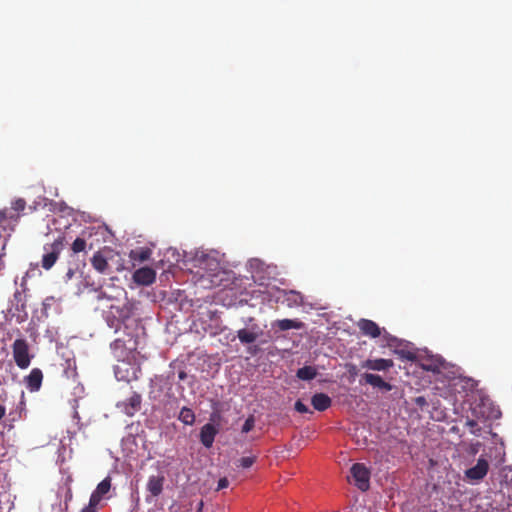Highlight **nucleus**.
Instances as JSON below:
<instances>
[{
	"instance_id": "nucleus-5",
	"label": "nucleus",
	"mask_w": 512,
	"mask_h": 512,
	"mask_svg": "<svg viewBox=\"0 0 512 512\" xmlns=\"http://www.w3.org/2000/svg\"><path fill=\"white\" fill-rule=\"evenodd\" d=\"M110 347L114 357L117 360H123L133 357V353L137 349V344L136 340L129 335V339L127 341L121 338L115 339L111 343Z\"/></svg>"
},
{
	"instance_id": "nucleus-14",
	"label": "nucleus",
	"mask_w": 512,
	"mask_h": 512,
	"mask_svg": "<svg viewBox=\"0 0 512 512\" xmlns=\"http://www.w3.org/2000/svg\"><path fill=\"white\" fill-rule=\"evenodd\" d=\"M43 380V373L41 369L39 368H33L29 375H27L24 378V383L26 385V388L31 391L35 392L38 391L41 388Z\"/></svg>"
},
{
	"instance_id": "nucleus-7",
	"label": "nucleus",
	"mask_w": 512,
	"mask_h": 512,
	"mask_svg": "<svg viewBox=\"0 0 512 512\" xmlns=\"http://www.w3.org/2000/svg\"><path fill=\"white\" fill-rule=\"evenodd\" d=\"M355 485L361 490L366 491L369 488L370 471L362 463H355L350 469Z\"/></svg>"
},
{
	"instance_id": "nucleus-27",
	"label": "nucleus",
	"mask_w": 512,
	"mask_h": 512,
	"mask_svg": "<svg viewBox=\"0 0 512 512\" xmlns=\"http://www.w3.org/2000/svg\"><path fill=\"white\" fill-rule=\"evenodd\" d=\"M100 501L101 499H99L96 495L91 494L88 505L85 506L81 512H97V507Z\"/></svg>"
},
{
	"instance_id": "nucleus-12",
	"label": "nucleus",
	"mask_w": 512,
	"mask_h": 512,
	"mask_svg": "<svg viewBox=\"0 0 512 512\" xmlns=\"http://www.w3.org/2000/svg\"><path fill=\"white\" fill-rule=\"evenodd\" d=\"M394 366V362L391 359H367L361 363L362 368H366L373 371H386Z\"/></svg>"
},
{
	"instance_id": "nucleus-33",
	"label": "nucleus",
	"mask_w": 512,
	"mask_h": 512,
	"mask_svg": "<svg viewBox=\"0 0 512 512\" xmlns=\"http://www.w3.org/2000/svg\"><path fill=\"white\" fill-rule=\"evenodd\" d=\"M295 410L299 413H308L310 412L309 408L300 400L295 402Z\"/></svg>"
},
{
	"instance_id": "nucleus-29",
	"label": "nucleus",
	"mask_w": 512,
	"mask_h": 512,
	"mask_svg": "<svg viewBox=\"0 0 512 512\" xmlns=\"http://www.w3.org/2000/svg\"><path fill=\"white\" fill-rule=\"evenodd\" d=\"M254 425H255V420H254V417L253 416H249L243 426H242V432L243 433H248L250 432L253 428H254Z\"/></svg>"
},
{
	"instance_id": "nucleus-22",
	"label": "nucleus",
	"mask_w": 512,
	"mask_h": 512,
	"mask_svg": "<svg viewBox=\"0 0 512 512\" xmlns=\"http://www.w3.org/2000/svg\"><path fill=\"white\" fill-rule=\"evenodd\" d=\"M316 375H317V370L315 367H312V366H304L302 368H299L296 373V376L299 379L305 380V381L314 379L316 377Z\"/></svg>"
},
{
	"instance_id": "nucleus-13",
	"label": "nucleus",
	"mask_w": 512,
	"mask_h": 512,
	"mask_svg": "<svg viewBox=\"0 0 512 512\" xmlns=\"http://www.w3.org/2000/svg\"><path fill=\"white\" fill-rule=\"evenodd\" d=\"M85 283L87 286L91 287L94 291H97L99 292L98 296H97V299L98 300H102V299H108V300H116L118 299L121 295H125L126 292L123 288L121 287H115L114 291H115V294L114 295H108L106 292L102 291V284L100 283H96V282H90L89 281V277H86L85 278Z\"/></svg>"
},
{
	"instance_id": "nucleus-16",
	"label": "nucleus",
	"mask_w": 512,
	"mask_h": 512,
	"mask_svg": "<svg viewBox=\"0 0 512 512\" xmlns=\"http://www.w3.org/2000/svg\"><path fill=\"white\" fill-rule=\"evenodd\" d=\"M358 328L363 335L371 338H377L381 334V329L377 323L369 319H360L358 322Z\"/></svg>"
},
{
	"instance_id": "nucleus-6",
	"label": "nucleus",
	"mask_w": 512,
	"mask_h": 512,
	"mask_svg": "<svg viewBox=\"0 0 512 512\" xmlns=\"http://www.w3.org/2000/svg\"><path fill=\"white\" fill-rule=\"evenodd\" d=\"M112 251L105 247L96 251L90 258L91 266L100 274H108L111 270L109 260L111 259Z\"/></svg>"
},
{
	"instance_id": "nucleus-18",
	"label": "nucleus",
	"mask_w": 512,
	"mask_h": 512,
	"mask_svg": "<svg viewBox=\"0 0 512 512\" xmlns=\"http://www.w3.org/2000/svg\"><path fill=\"white\" fill-rule=\"evenodd\" d=\"M311 404L315 410L322 412L330 408L332 400L325 393H316L311 398Z\"/></svg>"
},
{
	"instance_id": "nucleus-10",
	"label": "nucleus",
	"mask_w": 512,
	"mask_h": 512,
	"mask_svg": "<svg viewBox=\"0 0 512 512\" xmlns=\"http://www.w3.org/2000/svg\"><path fill=\"white\" fill-rule=\"evenodd\" d=\"M135 283L143 286L151 285L156 279V272L150 267H142L133 273Z\"/></svg>"
},
{
	"instance_id": "nucleus-21",
	"label": "nucleus",
	"mask_w": 512,
	"mask_h": 512,
	"mask_svg": "<svg viewBox=\"0 0 512 512\" xmlns=\"http://www.w3.org/2000/svg\"><path fill=\"white\" fill-rule=\"evenodd\" d=\"M283 302L289 307H297L303 304V297L300 292L294 290L285 291Z\"/></svg>"
},
{
	"instance_id": "nucleus-23",
	"label": "nucleus",
	"mask_w": 512,
	"mask_h": 512,
	"mask_svg": "<svg viewBox=\"0 0 512 512\" xmlns=\"http://www.w3.org/2000/svg\"><path fill=\"white\" fill-rule=\"evenodd\" d=\"M151 256V250L148 248H141L138 250H131L129 257L138 262H144Z\"/></svg>"
},
{
	"instance_id": "nucleus-11",
	"label": "nucleus",
	"mask_w": 512,
	"mask_h": 512,
	"mask_svg": "<svg viewBox=\"0 0 512 512\" xmlns=\"http://www.w3.org/2000/svg\"><path fill=\"white\" fill-rule=\"evenodd\" d=\"M165 477L164 475H151L146 484V490L152 498L160 496L164 489Z\"/></svg>"
},
{
	"instance_id": "nucleus-44",
	"label": "nucleus",
	"mask_w": 512,
	"mask_h": 512,
	"mask_svg": "<svg viewBox=\"0 0 512 512\" xmlns=\"http://www.w3.org/2000/svg\"><path fill=\"white\" fill-rule=\"evenodd\" d=\"M427 370H434L432 367H425Z\"/></svg>"
},
{
	"instance_id": "nucleus-8",
	"label": "nucleus",
	"mask_w": 512,
	"mask_h": 512,
	"mask_svg": "<svg viewBox=\"0 0 512 512\" xmlns=\"http://www.w3.org/2000/svg\"><path fill=\"white\" fill-rule=\"evenodd\" d=\"M488 469L489 464L487 460H485L484 458H479L475 466L465 471V476L470 480L478 481L483 479L487 475Z\"/></svg>"
},
{
	"instance_id": "nucleus-37",
	"label": "nucleus",
	"mask_w": 512,
	"mask_h": 512,
	"mask_svg": "<svg viewBox=\"0 0 512 512\" xmlns=\"http://www.w3.org/2000/svg\"><path fill=\"white\" fill-rule=\"evenodd\" d=\"M229 485V481L226 477L220 478L217 485V490H222L227 488Z\"/></svg>"
},
{
	"instance_id": "nucleus-41",
	"label": "nucleus",
	"mask_w": 512,
	"mask_h": 512,
	"mask_svg": "<svg viewBox=\"0 0 512 512\" xmlns=\"http://www.w3.org/2000/svg\"><path fill=\"white\" fill-rule=\"evenodd\" d=\"M5 413H6L5 407L0 405V420L4 417Z\"/></svg>"
},
{
	"instance_id": "nucleus-42",
	"label": "nucleus",
	"mask_w": 512,
	"mask_h": 512,
	"mask_svg": "<svg viewBox=\"0 0 512 512\" xmlns=\"http://www.w3.org/2000/svg\"><path fill=\"white\" fill-rule=\"evenodd\" d=\"M219 417H220V415H219L218 413H213V414L211 415V420H212V421H215V420H216V418H219Z\"/></svg>"
},
{
	"instance_id": "nucleus-4",
	"label": "nucleus",
	"mask_w": 512,
	"mask_h": 512,
	"mask_svg": "<svg viewBox=\"0 0 512 512\" xmlns=\"http://www.w3.org/2000/svg\"><path fill=\"white\" fill-rule=\"evenodd\" d=\"M130 359L118 360V364L114 367L115 377L119 381L131 382L139 378L141 368L135 363H131Z\"/></svg>"
},
{
	"instance_id": "nucleus-43",
	"label": "nucleus",
	"mask_w": 512,
	"mask_h": 512,
	"mask_svg": "<svg viewBox=\"0 0 512 512\" xmlns=\"http://www.w3.org/2000/svg\"><path fill=\"white\" fill-rule=\"evenodd\" d=\"M202 507H203V502H200L198 512H200L202 510Z\"/></svg>"
},
{
	"instance_id": "nucleus-24",
	"label": "nucleus",
	"mask_w": 512,
	"mask_h": 512,
	"mask_svg": "<svg viewBox=\"0 0 512 512\" xmlns=\"http://www.w3.org/2000/svg\"><path fill=\"white\" fill-rule=\"evenodd\" d=\"M111 488V480L110 478L103 479L96 487V489L92 492L93 495H96L99 499H102Z\"/></svg>"
},
{
	"instance_id": "nucleus-15",
	"label": "nucleus",
	"mask_w": 512,
	"mask_h": 512,
	"mask_svg": "<svg viewBox=\"0 0 512 512\" xmlns=\"http://www.w3.org/2000/svg\"><path fill=\"white\" fill-rule=\"evenodd\" d=\"M218 429L211 423H207L202 426L200 430V442L206 448H210L213 445Z\"/></svg>"
},
{
	"instance_id": "nucleus-20",
	"label": "nucleus",
	"mask_w": 512,
	"mask_h": 512,
	"mask_svg": "<svg viewBox=\"0 0 512 512\" xmlns=\"http://www.w3.org/2000/svg\"><path fill=\"white\" fill-rule=\"evenodd\" d=\"M272 327H277L281 331H287L290 329H301L303 327V323L298 320L281 319L273 322Z\"/></svg>"
},
{
	"instance_id": "nucleus-32",
	"label": "nucleus",
	"mask_w": 512,
	"mask_h": 512,
	"mask_svg": "<svg viewBox=\"0 0 512 512\" xmlns=\"http://www.w3.org/2000/svg\"><path fill=\"white\" fill-rule=\"evenodd\" d=\"M73 364H75V362ZM67 366L68 367L64 370L65 376L67 378H76V376H77L76 366L75 365L72 366L70 361H67Z\"/></svg>"
},
{
	"instance_id": "nucleus-3",
	"label": "nucleus",
	"mask_w": 512,
	"mask_h": 512,
	"mask_svg": "<svg viewBox=\"0 0 512 512\" xmlns=\"http://www.w3.org/2000/svg\"><path fill=\"white\" fill-rule=\"evenodd\" d=\"M13 359L20 369H27L33 358L29 352V344L25 339H16L12 344Z\"/></svg>"
},
{
	"instance_id": "nucleus-39",
	"label": "nucleus",
	"mask_w": 512,
	"mask_h": 512,
	"mask_svg": "<svg viewBox=\"0 0 512 512\" xmlns=\"http://www.w3.org/2000/svg\"><path fill=\"white\" fill-rule=\"evenodd\" d=\"M109 326L115 328V330H118V328L120 326L119 319L111 321V323H109Z\"/></svg>"
},
{
	"instance_id": "nucleus-40",
	"label": "nucleus",
	"mask_w": 512,
	"mask_h": 512,
	"mask_svg": "<svg viewBox=\"0 0 512 512\" xmlns=\"http://www.w3.org/2000/svg\"><path fill=\"white\" fill-rule=\"evenodd\" d=\"M178 378L179 380H185L187 378V373L184 369L178 372Z\"/></svg>"
},
{
	"instance_id": "nucleus-19",
	"label": "nucleus",
	"mask_w": 512,
	"mask_h": 512,
	"mask_svg": "<svg viewBox=\"0 0 512 512\" xmlns=\"http://www.w3.org/2000/svg\"><path fill=\"white\" fill-rule=\"evenodd\" d=\"M261 333H262V331L259 330V328L256 326V327L252 328L251 330L245 329V328L240 329L237 332V337L242 344H251L257 340V338L259 337V335Z\"/></svg>"
},
{
	"instance_id": "nucleus-1",
	"label": "nucleus",
	"mask_w": 512,
	"mask_h": 512,
	"mask_svg": "<svg viewBox=\"0 0 512 512\" xmlns=\"http://www.w3.org/2000/svg\"><path fill=\"white\" fill-rule=\"evenodd\" d=\"M26 208V201L17 198L11 202L10 207L0 210V227L3 230L13 231Z\"/></svg>"
},
{
	"instance_id": "nucleus-28",
	"label": "nucleus",
	"mask_w": 512,
	"mask_h": 512,
	"mask_svg": "<svg viewBox=\"0 0 512 512\" xmlns=\"http://www.w3.org/2000/svg\"><path fill=\"white\" fill-rule=\"evenodd\" d=\"M465 425L469 428V431L471 434L475 436H479L481 433V428L478 425V422L473 419H468L465 423Z\"/></svg>"
},
{
	"instance_id": "nucleus-30",
	"label": "nucleus",
	"mask_w": 512,
	"mask_h": 512,
	"mask_svg": "<svg viewBox=\"0 0 512 512\" xmlns=\"http://www.w3.org/2000/svg\"><path fill=\"white\" fill-rule=\"evenodd\" d=\"M255 461H256V457L247 456V457H242L239 460V463L242 468H250L255 463Z\"/></svg>"
},
{
	"instance_id": "nucleus-35",
	"label": "nucleus",
	"mask_w": 512,
	"mask_h": 512,
	"mask_svg": "<svg viewBox=\"0 0 512 512\" xmlns=\"http://www.w3.org/2000/svg\"><path fill=\"white\" fill-rule=\"evenodd\" d=\"M116 309L117 312L119 313V318L121 319H124V318H127L128 317V312L124 309H120L118 306H115V305H110V309Z\"/></svg>"
},
{
	"instance_id": "nucleus-17",
	"label": "nucleus",
	"mask_w": 512,
	"mask_h": 512,
	"mask_svg": "<svg viewBox=\"0 0 512 512\" xmlns=\"http://www.w3.org/2000/svg\"><path fill=\"white\" fill-rule=\"evenodd\" d=\"M362 381L384 391H390L392 389V385L384 381L383 378L377 374L364 373L362 375Z\"/></svg>"
},
{
	"instance_id": "nucleus-36",
	"label": "nucleus",
	"mask_w": 512,
	"mask_h": 512,
	"mask_svg": "<svg viewBox=\"0 0 512 512\" xmlns=\"http://www.w3.org/2000/svg\"><path fill=\"white\" fill-rule=\"evenodd\" d=\"M414 402L420 408H423L427 405L426 398L424 396H418L414 399Z\"/></svg>"
},
{
	"instance_id": "nucleus-25",
	"label": "nucleus",
	"mask_w": 512,
	"mask_h": 512,
	"mask_svg": "<svg viewBox=\"0 0 512 512\" xmlns=\"http://www.w3.org/2000/svg\"><path fill=\"white\" fill-rule=\"evenodd\" d=\"M178 419L185 425H193L195 422V414L192 409L188 407H183L180 410Z\"/></svg>"
},
{
	"instance_id": "nucleus-31",
	"label": "nucleus",
	"mask_w": 512,
	"mask_h": 512,
	"mask_svg": "<svg viewBox=\"0 0 512 512\" xmlns=\"http://www.w3.org/2000/svg\"><path fill=\"white\" fill-rule=\"evenodd\" d=\"M395 353L398 354L402 359L413 361L415 359V353L408 350H395Z\"/></svg>"
},
{
	"instance_id": "nucleus-34",
	"label": "nucleus",
	"mask_w": 512,
	"mask_h": 512,
	"mask_svg": "<svg viewBox=\"0 0 512 512\" xmlns=\"http://www.w3.org/2000/svg\"><path fill=\"white\" fill-rule=\"evenodd\" d=\"M204 262H207V265L211 266V270L214 271H216L220 266L219 262H217L215 259H210L209 257H206Z\"/></svg>"
},
{
	"instance_id": "nucleus-2",
	"label": "nucleus",
	"mask_w": 512,
	"mask_h": 512,
	"mask_svg": "<svg viewBox=\"0 0 512 512\" xmlns=\"http://www.w3.org/2000/svg\"><path fill=\"white\" fill-rule=\"evenodd\" d=\"M64 236H58L52 243L44 245V254L41 260V267L45 270H50L58 260L64 248Z\"/></svg>"
},
{
	"instance_id": "nucleus-9",
	"label": "nucleus",
	"mask_w": 512,
	"mask_h": 512,
	"mask_svg": "<svg viewBox=\"0 0 512 512\" xmlns=\"http://www.w3.org/2000/svg\"><path fill=\"white\" fill-rule=\"evenodd\" d=\"M141 401V395L133 392V394L127 400L118 403L117 407L120 408L126 415L133 416L137 411L140 410Z\"/></svg>"
},
{
	"instance_id": "nucleus-38",
	"label": "nucleus",
	"mask_w": 512,
	"mask_h": 512,
	"mask_svg": "<svg viewBox=\"0 0 512 512\" xmlns=\"http://www.w3.org/2000/svg\"><path fill=\"white\" fill-rule=\"evenodd\" d=\"M75 275V270L73 268H69L64 276L66 282L70 281Z\"/></svg>"
},
{
	"instance_id": "nucleus-26",
	"label": "nucleus",
	"mask_w": 512,
	"mask_h": 512,
	"mask_svg": "<svg viewBox=\"0 0 512 512\" xmlns=\"http://www.w3.org/2000/svg\"><path fill=\"white\" fill-rule=\"evenodd\" d=\"M87 243L84 238L78 237L71 244V250L74 254L84 252L86 249Z\"/></svg>"
}]
</instances>
